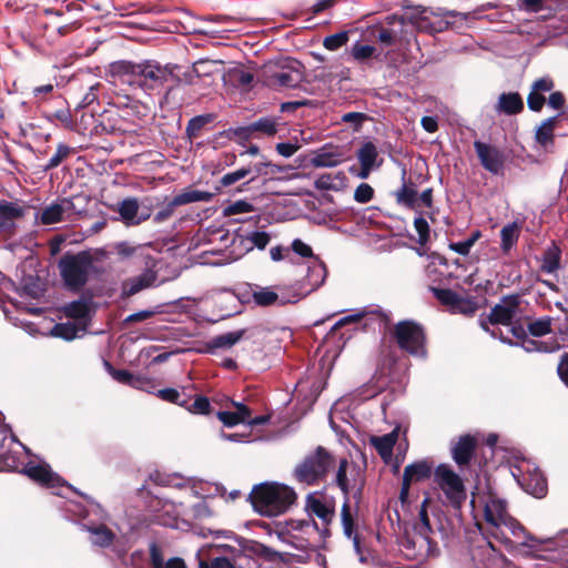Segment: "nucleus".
<instances>
[{
  "label": "nucleus",
  "mask_w": 568,
  "mask_h": 568,
  "mask_svg": "<svg viewBox=\"0 0 568 568\" xmlns=\"http://www.w3.org/2000/svg\"><path fill=\"white\" fill-rule=\"evenodd\" d=\"M470 506L473 510L483 509L486 524L489 526V532L494 538L505 544H510L511 537H523L524 546H534L537 538L529 535L525 528L513 518L507 511V505L504 499L494 494H473Z\"/></svg>",
  "instance_id": "nucleus-1"
},
{
  "label": "nucleus",
  "mask_w": 568,
  "mask_h": 568,
  "mask_svg": "<svg viewBox=\"0 0 568 568\" xmlns=\"http://www.w3.org/2000/svg\"><path fill=\"white\" fill-rule=\"evenodd\" d=\"M176 67L162 65L154 60H145L140 63L122 61L114 65V71L122 77V81L136 84L141 89L155 90L174 79Z\"/></svg>",
  "instance_id": "nucleus-2"
},
{
  "label": "nucleus",
  "mask_w": 568,
  "mask_h": 568,
  "mask_svg": "<svg viewBox=\"0 0 568 568\" xmlns=\"http://www.w3.org/2000/svg\"><path fill=\"white\" fill-rule=\"evenodd\" d=\"M294 490L282 484H261L250 494L254 509L263 516L275 517L285 513L295 501Z\"/></svg>",
  "instance_id": "nucleus-3"
},
{
  "label": "nucleus",
  "mask_w": 568,
  "mask_h": 568,
  "mask_svg": "<svg viewBox=\"0 0 568 568\" xmlns=\"http://www.w3.org/2000/svg\"><path fill=\"white\" fill-rule=\"evenodd\" d=\"M61 276L65 285L72 290H80L85 285L93 268L92 257L87 252L68 255L59 262Z\"/></svg>",
  "instance_id": "nucleus-4"
},
{
  "label": "nucleus",
  "mask_w": 568,
  "mask_h": 568,
  "mask_svg": "<svg viewBox=\"0 0 568 568\" xmlns=\"http://www.w3.org/2000/svg\"><path fill=\"white\" fill-rule=\"evenodd\" d=\"M332 465V456L325 449L318 447L296 466L295 477L300 483L312 485L322 479Z\"/></svg>",
  "instance_id": "nucleus-5"
},
{
  "label": "nucleus",
  "mask_w": 568,
  "mask_h": 568,
  "mask_svg": "<svg viewBox=\"0 0 568 568\" xmlns=\"http://www.w3.org/2000/svg\"><path fill=\"white\" fill-rule=\"evenodd\" d=\"M434 480L449 504L457 507L466 498L463 479L448 465L440 464L434 471Z\"/></svg>",
  "instance_id": "nucleus-6"
},
{
  "label": "nucleus",
  "mask_w": 568,
  "mask_h": 568,
  "mask_svg": "<svg viewBox=\"0 0 568 568\" xmlns=\"http://www.w3.org/2000/svg\"><path fill=\"white\" fill-rule=\"evenodd\" d=\"M514 478L528 494L541 498L547 491V481L539 468L529 460H523L511 471Z\"/></svg>",
  "instance_id": "nucleus-7"
},
{
  "label": "nucleus",
  "mask_w": 568,
  "mask_h": 568,
  "mask_svg": "<svg viewBox=\"0 0 568 568\" xmlns=\"http://www.w3.org/2000/svg\"><path fill=\"white\" fill-rule=\"evenodd\" d=\"M403 552L407 559L423 564L429 558H436L439 555V548L429 534L413 530L403 542Z\"/></svg>",
  "instance_id": "nucleus-8"
},
{
  "label": "nucleus",
  "mask_w": 568,
  "mask_h": 568,
  "mask_svg": "<svg viewBox=\"0 0 568 568\" xmlns=\"http://www.w3.org/2000/svg\"><path fill=\"white\" fill-rule=\"evenodd\" d=\"M395 335L400 348L417 357L425 356V335L420 325L412 321L399 322Z\"/></svg>",
  "instance_id": "nucleus-9"
},
{
  "label": "nucleus",
  "mask_w": 568,
  "mask_h": 568,
  "mask_svg": "<svg viewBox=\"0 0 568 568\" xmlns=\"http://www.w3.org/2000/svg\"><path fill=\"white\" fill-rule=\"evenodd\" d=\"M75 214L73 201L69 197L58 199L34 213L36 225H51L70 221Z\"/></svg>",
  "instance_id": "nucleus-10"
},
{
  "label": "nucleus",
  "mask_w": 568,
  "mask_h": 568,
  "mask_svg": "<svg viewBox=\"0 0 568 568\" xmlns=\"http://www.w3.org/2000/svg\"><path fill=\"white\" fill-rule=\"evenodd\" d=\"M29 205L18 201H0V239L11 237L17 229V222L26 216Z\"/></svg>",
  "instance_id": "nucleus-11"
},
{
  "label": "nucleus",
  "mask_w": 568,
  "mask_h": 568,
  "mask_svg": "<svg viewBox=\"0 0 568 568\" xmlns=\"http://www.w3.org/2000/svg\"><path fill=\"white\" fill-rule=\"evenodd\" d=\"M297 67H288L282 68L281 70L268 73V70L264 71L265 83L267 87L281 90V89H293L298 87V84L303 81V72L300 69V64L296 63Z\"/></svg>",
  "instance_id": "nucleus-12"
},
{
  "label": "nucleus",
  "mask_w": 568,
  "mask_h": 568,
  "mask_svg": "<svg viewBox=\"0 0 568 568\" xmlns=\"http://www.w3.org/2000/svg\"><path fill=\"white\" fill-rule=\"evenodd\" d=\"M306 510L311 516H316L322 521L323 528L318 534L323 537L327 536V526L335 517L333 500L310 494L306 498Z\"/></svg>",
  "instance_id": "nucleus-13"
},
{
  "label": "nucleus",
  "mask_w": 568,
  "mask_h": 568,
  "mask_svg": "<svg viewBox=\"0 0 568 568\" xmlns=\"http://www.w3.org/2000/svg\"><path fill=\"white\" fill-rule=\"evenodd\" d=\"M433 471V464L426 459H422L409 464L405 467L403 474V483L400 488L399 498L405 501L409 494V488L413 484L428 479Z\"/></svg>",
  "instance_id": "nucleus-14"
},
{
  "label": "nucleus",
  "mask_w": 568,
  "mask_h": 568,
  "mask_svg": "<svg viewBox=\"0 0 568 568\" xmlns=\"http://www.w3.org/2000/svg\"><path fill=\"white\" fill-rule=\"evenodd\" d=\"M326 278V267L324 263L320 258H313L307 262V273L305 277L301 281V290L303 291L300 294H295V296H303L312 293L317 290Z\"/></svg>",
  "instance_id": "nucleus-15"
},
{
  "label": "nucleus",
  "mask_w": 568,
  "mask_h": 568,
  "mask_svg": "<svg viewBox=\"0 0 568 568\" xmlns=\"http://www.w3.org/2000/svg\"><path fill=\"white\" fill-rule=\"evenodd\" d=\"M22 473L41 486L58 487L62 485V479L51 470L47 463L29 462L22 469Z\"/></svg>",
  "instance_id": "nucleus-16"
},
{
  "label": "nucleus",
  "mask_w": 568,
  "mask_h": 568,
  "mask_svg": "<svg viewBox=\"0 0 568 568\" xmlns=\"http://www.w3.org/2000/svg\"><path fill=\"white\" fill-rule=\"evenodd\" d=\"M474 148L481 165L490 173L499 174L504 166L501 152L497 148L480 141H476Z\"/></svg>",
  "instance_id": "nucleus-17"
},
{
  "label": "nucleus",
  "mask_w": 568,
  "mask_h": 568,
  "mask_svg": "<svg viewBox=\"0 0 568 568\" xmlns=\"http://www.w3.org/2000/svg\"><path fill=\"white\" fill-rule=\"evenodd\" d=\"M519 302L516 296H507L495 305L489 314V323L493 325H511L514 317L518 313Z\"/></svg>",
  "instance_id": "nucleus-18"
},
{
  "label": "nucleus",
  "mask_w": 568,
  "mask_h": 568,
  "mask_svg": "<svg viewBox=\"0 0 568 568\" xmlns=\"http://www.w3.org/2000/svg\"><path fill=\"white\" fill-rule=\"evenodd\" d=\"M156 281L155 272L145 270L138 276L130 277L122 283L121 296L130 297L138 294L142 290L151 287Z\"/></svg>",
  "instance_id": "nucleus-19"
},
{
  "label": "nucleus",
  "mask_w": 568,
  "mask_h": 568,
  "mask_svg": "<svg viewBox=\"0 0 568 568\" xmlns=\"http://www.w3.org/2000/svg\"><path fill=\"white\" fill-rule=\"evenodd\" d=\"M255 132L273 136L277 132L276 120L273 118H261L247 126H241L235 130V134L242 139H250Z\"/></svg>",
  "instance_id": "nucleus-20"
},
{
  "label": "nucleus",
  "mask_w": 568,
  "mask_h": 568,
  "mask_svg": "<svg viewBox=\"0 0 568 568\" xmlns=\"http://www.w3.org/2000/svg\"><path fill=\"white\" fill-rule=\"evenodd\" d=\"M476 439L470 435H464L452 447L453 459L459 466L467 465L474 454Z\"/></svg>",
  "instance_id": "nucleus-21"
},
{
  "label": "nucleus",
  "mask_w": 568,
  "mask_h": 568,
  "mask_svg": "<svg viewBox=\"0 0 568 568\" xmlns=\"http://www.w3.org/2000/svg\"><path fill=\"white\" fill-rule=\"evenodd\" d=\"M252 297L254 303L260 306H270L274 304L284 305L286 303H295L300 300V296L295 295L292 298L280 295L271 287H257L253 291Z\"/></svg>",
  "instance_id": "nucleus-22"
},
{
  "label": "nucleus",
  "mask_w": 568,
  "mask_h": 568,
  "mask_svg": "<svg viewBox=\"0 0 568 568\" xmlns=\"http://www.w3.org/2000/svg\"><path fill=\"white\" fill-rule=\"evenodd\" d=\"M14 443H18L14 435H3L0 445V471H12L18 469L20 462L17 453L11 452L10 449L3 450L6 447L10 448Z\"/></svg>",
  "instance_id": "nucleus-23"
},
{
  "label": "nucleus",
  "mask_w": 568,
  "mask_h": 568,
  "mask_svg": "<svg viewBox=\"0 0 568 568\" xmlns=\"http://www.w3.org/2000/svg\"><path fill=\"white\" fill-rule=\"evenodd\" d=\"M524 109V101L517 92L501 93L496 103L497 113L507 115L517 114Z\"/></svg>",
  "instance_id": "nucleus-24"
},
{
  "label": "nucleus",
  "mask_w": 568,
  "mask_h": 568,
  "mask_svg": "<svg viewBox=\"0 0 568 568\" xmlns=\"http://www.w3.org/2000/svg\"><path fill=\"white\" fill-rule=\"evenodd\" d=\"M287 532H296L294 538H298L302 541L308 540L312 536L320 532V529L315 521L304 519H291L286 524Z\"/></svg>",
  "instance_id": "nucleus-25"
},
{
  "label": "nucleus",
  "mask_w": 568,
  "mask_h": 568,
  "mask_svg": "<svg viewBox=\"0 0 568 568\" xmlns=\"http://www.w3.org/2000/svg\"><path fill=\"white\" fill-rule=\"evenodd\" d=\"M346 181L344 172L325 173L314 181V186L321 191H341L346 186Z\"/></svg>",
  "instance_id": "nucleus-26"
},
{
  "label": "nucleus",
  "mask_w": 568,
  "mask_h": 568,
  "mask_svg": "<svg viewBox=\"0 0 568 568\" xmlns=\"http://www.w3.org/2000/svg\"><path fill=\"white\" fill-rule=\"evenodd\" d=\"M399 427H396L390 433L383 436H374L371 438L372 445L378 452L383 459H388L392 456L393 448L398 439Z\"/></svg>",
  "instance_id": "nucleus-27"
},
{
  "label": "nucleus",
  "mask_w": 568,
  "mask_h": 568,
  "mask_svg": "<svg viewBox=\"0 0 568 568\" xmlns=\"http://www.w3.org/2000/svg\"><path fill=\"white\" fill-rule=\"evenodd\" d=\"M232 405L236 408L235 412H219V419L227 427H233L237 424L246 423L251 417V410L247 406L242 403L232 402Z\"/></svg>",
  "instance_id": "nucleus-28"
},
{
  "label": "nucleus",
  "mask_w": 568,
  "mask_h": 568,
  "mask_svg": "<svg viewBox=\"0 0 568 568\" xmlns=\"http://www.w3.org/2000/svg\"><path fill=\"white\" fill-rule=\"evenodd\" d=\"M341 520L344 535L353 541V546L355 551L359 552V539L356 534V526L354 517L351 513V508L348 505V498L345 499L342 510H341Z\"/></svg>",
  "instance_id": "nucleus-29"
},
{
  "label": "nucleus",
  "mask_w": 568,
  "mask_h": 568,
  "mask_svg": "<svg viewBox=\"0 0 568 568\" xmlns=\"http://www.w3.org/2000/svg\"><path fill=\"white\" fill-rule=\"evenodd\" d=\"M67 317L78 321V324L85 327L90 315V304L85 300H78L67 304L63 307Z\"/></svg>",
  "instance_id": "nucleus-30"
},
{
  "label": "nucleus",
  "mask_w": 568,
  "mask_h": 568,
  "mask_svg": "<svg viewBox=\"0 0 568 568\" xmlns=\"http://www.w3.org/2000/svg\"><path fill=\"white\" fill-rule=\"evenodd\" d=\"M434 295L438 301H440L444 305L452 307L453 311L466 312V301L448 288H432Z\"/></svg>",
  "instance_id": "nucleus-31"
},
{
  "label": "nucleus",
  "mask_w": 568,
  "mask_h": 568,
  "mask_svg": "<svg viewBox=\"0 0 568 568\" xmlns=\"http://www.w3.org/2000/svg\"><path fill=\"white\" fill-rule=\"evenodd\" d=\"M104 365L108 373L119 383L130 385L138 389H145V385L149 384L144 378L133 376L128 371L114 369L108 362H104Z\"/></svg>",
  "instance_id": "nucleus-32"
},
{
  "label": "nucleus",
  "mask_w": 568,
  "mask_h": 568,
  "mask_svg": "<svg viewBox=\"0 0 568 568\" xmlns=\"http://www.w3.org/2000/svg\"><path fill=\"white\" fill-rule=\"evenodd\" d=\"M213 197L211 192L187 189L172 199L173 206H181L195 202H209Z\"/></svg>",
  "instance_id": "nucleus-33"
},
{
  "label": "nucleus",
  "mask_w": 568,
  "mask_h": 568,
  "mask_svg": "<svg viewBox=\"0 0 568 568\" xmlns=\"http://www.w3.org/2000/svg\"><path fill=\"white\" fill-rule=\"evenodd\" d=\"M558 118L559 115L548 118L536 129L535 139L541 146L547 148L552 144Z\"/></svg>",
  "instance_id": "nucleus-34"
},
{
  "label": "nucleus",
  "mask_w": 568,
  "mask_h": 568,
  "mask_svg": "<svg viewBox=\"0 0 568 568\" xmlns=\"http://www.w3.org/2000/svg\"><path fill=\"white\" fill-rule=\"evenodd\" d=\"M139 203L136 199H125L119 203L118 212L121 219L129 225H136L143 219L138 217Z\"/></svg>",
  "instance_id": "nucleus-35"
},
{
  "label": "nucleus",
  "mask_w": 568,
  "mask_h": 568,
  "mask_svg": "<svg viewBox=\"0 0 568 568\" xmlns=\"http://www.w3.org/2000/svg\"><path fill=\"white\" fill-rule=\"evenodd\" d=\"M252 251L246 232H237L233 235L230 245V260L237 261Z\"/></svg>",
  "instance_id": "nucleus-36"
},
{
  "label": "nucleus",
  "mask_w": 568,
  "mask_h": 568,
  "mask_svg": "<svg viewBox=\"0 0 568 568\" xmlns=\"http://www.w3.org/2000/svg\"><path fill=\"white\" fill-rule=\"evenodd\" d=\"M87 530L90 532V541L99 547L110 546L115 538L105 525L88 526Z\"/></svg>",
  "instance_id": "nucleus-37"
},
{
  "label": "nucleus",
  "mask_w": 568,
  "mask_h": 568,
  "mask_svg": "<svg viewBox=\"0 0 568 568\" xmlns=\"http://www.w3.org/2000/svg\"><path fill=\"white\" fill-rule=\"evenodd\" d=\"M520 234V226L517 222L506 224L500 231L501 244L500 247L504 253H508L511 247L517 243Z\"/></svg>",
  "instance_id": "nucleus-38"
},
{
  "label": "nucleus",
  "mask_w": 568,
  "mask_h": 568,
  "mask_svg": "<svg viewBox=\"0 0 568 568\" xmlns=\"http://www.w3.org/2000/svg\"><path fill=\"white\" fill-rule=\"evenodd\" d=\"M85 327L78 323H60L55 324L51 329V335L54 337H60L65 341H72L73 338L79 336V332L84 331Z\"/></svg>",
  "instance_id": "nucleus-39"
},
{
  "label": "nucleus",
  "mask_w": 568,
  "mask_h": 568,
  "mask_svg": "<svg viewBox=\"0 0 568 568\" xmlns=\"http://www.w3.org/2000/svg\"><path fill=\"white\" fill-rule=\"evenodd\" d=\"M434 11L422 9L413 12L408 20L418 31L429 33L433 23Z\"/></svg>",
  "instance_id": "nucleus-40"
},
{
  "label": "nucleus",
  "mask_w": 568,
  "mask_h": 568,
  "mask_svg": "<svg viewBox=\"0 0 568 568\" xmlns=\"http://www.w3.org/2000/svg\"><path fill=\"white\" fill-rule=\"evenodd\" d=\"M225 81L231 82L233 85L246 88L253 81V74L248 71H245L243 68L235 67L227 71L225 75Z\"/></svg>",
  "instance_id": "nucleus-41"
},
{
  "label": "nucleus",
  "mask_w": 568,
  "mask_h": 568,
  "mask_svg": "<svg viewBox=\"0 0 568 568\" xmlns=\"http://www.w3.org/2000/svg\"><path fill=\"white\" fill-rule=\"evenodd\" d=\"M396 201L398 204L415 207L418 203V194L413 185L403 184L399 190L395 192Z\"/></svg>",
  "instance_id": "nucleus-42"
},
{
  "label": "nucleus",
  "mask_w": 568,
  "mask_h": 568,
  "mask_svg": "<svg viewBox=\"0 0 568 568\" xmlns=\"http://www.w3.org/2000/svg\"><path fill=\"white\" fill-rule=\"evenodd\" d=\"M378 152L374 143L365 142L357 151V159L361 165L376 166Z\"/></svg>",
  "instance_id": "nucleus-43"
},
{
  "label": "nucleus",
  "mask_w": 568,
  "mask_h": 568,
  "mask_svg": "<svg viewBox=\"0 0 568 568\" xmlns=\"http://www.w3.org/2000/svg\"><path fill=\"white\" fill-rule=\"evenodd\" d=\"M243 331H233L221 334L211 341V346L214 348H230L241 341Z\"/></svg>",
  "instance_id": "nucleus-44"
},
{
  "label": "nucleus",
  "mask_w": 568,
  "mask_h": 568,
  "mask_svg": "<svg viewBox=\"0 0 568 568\" xmlns=\"http://www.w3.org/2000/svg\"><path fill=\"white\" fill-rule=\"evenodd\" d=\"M342 162L339 154L333 152H320L311 159L314 168H334Z\"/></svg>",
  "instance_id": "nucleus-45"
},
{
  "label": "nucleus",
  "mask_w": 568,
  "mask_h": 568,
  "mask_svg": "<svg viewBox=\"0 0 568 568\" xmlns=\"http://www.w3.org/2000/svg\"><path fill=\"white\" fill-rule=\"evenodd\" d=\"M552 322L550 316L537 318L528 325L529 333L536 337L545 336L551 332Z\"/></svg>",
  "instance_id": "nucleus-46"
},
{
  "label": "nucleus",
  "mask_w": 568,
  "mask_h": 568,
  "mask_svg": "<svg viewBox=\"0 0 568 568\" xmlns=\"http://www.w3.org/2000/svg\"><path fill=\"white\" fill-rule=\"evenodd\" d=\"M560 252L558 247L552 246L545 253L541 268L546 273H554L559 268Z\"/></svg>",
  "instance_id": "nucleus-47"
},
{
  "label": "nucleus",
  "mask_w": 568,
  "mask_h": 568,
  "mask_svg": "<svg viewBox=\"0 0 568 568\" xmlns=\"http://www.w3.org/2000/svg\"><path fill=\"white\" fill-rule=\"evenodd\" d=\"M349 32L341 31L331 36H327L323 40V45L329 51H336L348 42Z\"/></svg>",
  "instance_id": "nucleus-48"
},
{
  "label": "nucleus",
  "mask_w": 568,
  "mask_h": 568,
  "mask_svg": "<svg viewBox=\"0 0 568 568\" xmlns=\"http://www.w3.org/2000/svg\"><path fill=\"white\" fill-rule=\"evenodd\" d=\"M246 234L250 241V246H252V251L254 248L264 250L272 239L271 234L266 231L254 230L246 232Z\"/></svg>",
  "instance_id": "nucleus-49"
},
{
  "label": "nucleus",
  "mask_w": 568,
  "mask_h": 568,
  "mask_svg": "<svg viewBox=\"0 0 568 568\" xmlns=\"http://www.w3.org/2000/svg\"><path fill=\"white\" fill-rule=\"evenodd\" d=\"M375 51H376V49L373 45L362 44L359 42H356L352 47L351 54L354 58V60H356L358 62H363V61L371 59L374 55Z\"/></svg>",
  "instance_id": "nucleus-50"
},
{
  "label": "nucleus",
  "mask_w": 568,
  "mask_h": 568,
  "mask_svg": "<svg viewBox=\"0 0 568 568\" xmlns=\"http://www.w3.org/2000/svg\"><path fill=\"white\" fill-rule=\"evenodd\" d=\"M254 211V206L245 201V200H239L230 205L224 207V215H235V214H243V213H251Z\"/></svg>",
  "instance_id": "nucleus-51"
},
{
  "label": "nucleus",
  "mask_w": 568,
  "mask_h": 568,
  "mask_svg": "<svg viewBox=\"0 0 568 568\" xmlns=\"http://www.w3.org/2000/svg\"><path fill=\"white\" fill-rule=\"evenodd\" d=\"M251 168H241L236 171L224 174L221 178L220 183L223 186H231L239 182L240 180L246 178L248 174H251Z\"/></svg>",
  "instance_id": "nucleus-52"
},
{
  "label": "nucleus",
  "mask_w": 568,
  "mask_h": 568,
  "mask_svg": "<svg viewBox=\"0 0 568 568\" xmlns=\"http://www.w3.org/2000/svg\"><path fill=\"white\" fill-rule=\"evenodd\" d=\"M211 121L210 115H197L192 118L186 126V133L190 138H194L202 130V128Z\"/></svg>",
  "instance_id": "nucleus-53"
},
{
  "label": "nucleus",
  "mask_w": 568,
  "mask_h": 568,
  "mask_svg": "<svg viewBox=\"0 0 568 568\" xmlns=\"http://www.w3.org/2000/svg\"><path fill=\"white\" fill-rule=\"evenodd\" d=\"M375 313H379V311L375 310V311H366V310H361V311H357L353 314H349L347 316H344L342 317L341 320H338L335 325L333 326V329H337L338 327H342L344 325H347L349 323H356V322H359L362 318H364L366 315L368 314H375Z\"/></svg>",
  "instance_id": "nucleus-54"
},
{
  "label": "nucleus",
  "mask_w": 568,
  "mask_h": 568,
  "mask_svg": "<svg viewBox=\"0 0 568 568\" xmlns=\"http://www.w3.org/2000/svg\"><path fill=\"white\" fill-rule=\"evenodd\" d=\"M414 226L418 234V243L425 245L429 240L428 222L423 216H418L414 220Z\"/></svg>",
  "instance_id": "nucleus-55"
},
{
  "label": "nucleus",
  "mask_w": 568,
  "mask_h": 568,
  "mask_svg": "<svg viewBox=\"0 0 568 568\" xmlns=\"http://www.w3.org/2000/svg\"><path fill=\"white\" fill-rule=\"evenodd\" d=\"M426 504H427V500H424L420 511H419V521L414 526V531H419L422 534L432 535L433 529L430 527L429 519L427 516Z\"/></svg>",
  "instance_id": "nucleus-56"
},
{
  "label": "nucleus",
  "mask_w": 568,
  "mask_h": 568,
  "mask_svg": "<svg viewBox=\"0 0 568 568\" xmlns=\"http://www.w3.org/2000/svg\"><path fill=\"white\" fill-rule=\"evenodd\" d=\"M373 196L374 189L368 183H361L354 192V200L362 204L369 202Z\"/></svg>",
  "instance_id": "nucleus-57"
},
{
  "label": "nucleus",
  "mask_w": 568,
  "mask_h": 568,
  "mask_svg": "<svg viewBox=\"0 0 568 568\" xmlns=\"http://www.w3.org/2000/svg\"><path fill=\"white\" fill-rule=\"evenodd\" d=\"M347 467H348L347 460L342 459L339 462V466H338V470H337L336 479H335L337 486L341 488V490L345 494L346 497L348 495V481H347V476H346Z\"/></svg>",
  "instance_id": "nucleus-58"
},
{
  "label": "nucleus",
  "mask_w": 568,
  "mask_h": 568,
  "mask_svg": "<svg viewBox=\"0 0 568 568\" xmlns=\"http://www.w3.org/2000/svg\"><path fill=\"white\" fill-rule=\"evenodd\" d=\"M292 250L297 255L308 258V261L313 258H318L313 254L312 247L300 239H296L292 242Z\"/></svg>",
  "instance_id": "nucleus-59"
},
{
  "label": "nucleus",
  "mask_w": 568,
  "mask_h": 568,
  "mask_svg": "<svg viewBox=\"0 0 568 568\" xmlns=\"http://www.w3.org/2000/svg\"><path fill=\"white\" fill-rule=\"evenodd\" d=\"M192 515L195 519H205V518H209L213 515L210 506L207 505V503L205 500H201L199 503H196L195 505H193L192 509Z\"/></svg>",
  "instance_id": "nucleus-60"
},
{
  "label": "nucleus",
  "mask_w": 568,
  "mask_h": 568,
  "mask_svg": "<svg viewBox=\"0 0 568 568\" xmlns=\"http://www.w3.org/2000/svg\"><path fill=\"white\" fill-rule=\"evenodd\" d=\"M554 88V81L548 78L544 77L538 80H536L531 85V91L536 92L537 94H542L546 92H550Z\"/></svg>",
  "instance_id": "nucleus-61"
},
{
  "label": "nucleus",
  "mask_w": 568,
  "mask_h": 568,
  "mask_svg": "<svg viewBox=\"0 0 568 568\" xmlns=\"http://www.w3.org/2000/svg\"><path fill=\"white\" fill-rule=\"evenodd\" d=\"M545 101L546 99L542 94H537L536 92L530 90L527 98V105L531 111L539 112L541 111Z\"/></svg>",
  "instance_id": "nucleus-62"
},
{
  "label": "nucleus",
  "mask_w": 568,
  "mask_h": 568,
  "mask_svg": "<svg viewBox=\"0 0 568 568\" xmlns=\"http://www.w3.org/2000/svg\"><path fill=\"white\" fill-rule=\"evenodd\" d=\"M69 154V148L65 145H59L55 153L50 158L47 168H57Z\"/></svg>",
  "instance_id": "nucleus-63"
},
{
  "label": "nucleus",
  "mask_w": 568,
  "mask_h": 568,
  "mask_svg": "<svg viewBox=\"0 0 568 568\" xmlns=\"http://www.w3.org/2000/svg\"><path fill=\"white\" fill-rule=\"evenodd\" d=\"M432 29L429 33H437L447 30L450 26V22L443 17V14L434 11L433 23L430 24Z\"/></svg>",
  "instance_id": "nucleus-64"
}]
</instances>
